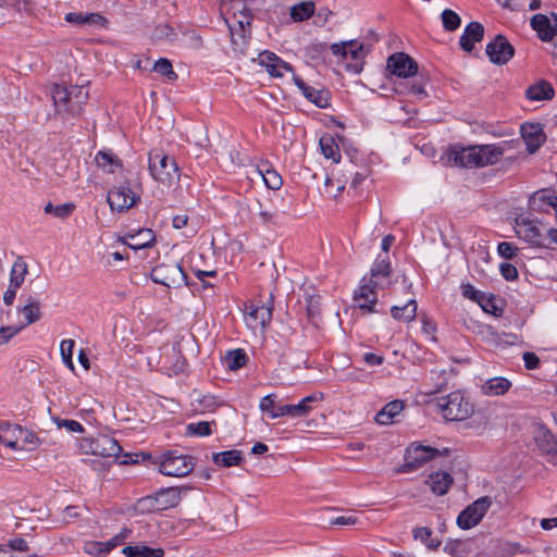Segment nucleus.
I'll return each instance as SVG.
<instances>
[{"mask_svg": "<svg viewBox=\"0 0 557 557\" xmlns=\"http://www.w3.org/2000/svg\"><path fill=\"white\" fill-rule=\"evenodd\" d=\"M81 449L85 454H91L100 457H119L122 447L116 440L109 435H98L97 437H86L81 442Z\"/></svg>", "mask_w": 557, "mask_h": 557, "instance_id": "0eeeda50", "label": "nucleus"}, {"mask_svg": "<svg viewBox=\"0 0 557 557\" xmlns=\"http://www.w3.org/2000/svg\"><path fill=\"white\" fill-rule=\"evenodd\" d=\"M480 168L495 164L504 154V149L496 145L476 146Z\"/></svg>", "mask_w": 557, "mask_h": 557, "instance_id": "cd10ccee", "label": "nucleus"}, {"mask_svg": "<svg viewBox=\"0 0 557 557\" xmlns=\"http://www.w3.org/2000/svg\"><path fill=\"white\" fill-rule=\"evenodd\" d=\"M181 491L177 487L162 488L153 496L141 498L138 508L144 511H162L178 505Z\"/></svg>", "mask_w": 557, "mask_h": 557, "instance_id": "423d86ee", "label": "nucleus"}, {"mask_svg": "<svg viewBox=\"0 0 557 557\" xmlns=\"http://www.w3.org/2000/svg\"><path fill=\"white\" fill-rule=\"evenodd\" d=\"M320 148L323 156L327 159H332L334 162L339 161L338 146L331 136H322L320 138Z\"/></svg>", "mask_w": 557, "mask_h": 557, "instance_id": "37998d69", "label": "nucleus"}, {"mask_svg": "<svg viewBox=\"0 0 557 557\" xmlns=\"http://www.w3.org/2000/svg\"><path fill=\"white\" fill-rule=\"evenodd\" d=\"M17 311L24 315L25 322L21 324L24 327L37 322L41 318L40 304L35 299H32L24 307L17 308Z\"/></svg>", "mask_w": 557, "mask_h": 557, "instance_id": "c9c22d12", "label": "nucleus"}, {"mask_svg": "<svg viewBox=\"0 0 557 557\" xmlns=\"http://www.w3.org/2000/svg\"><path fill=\"white\" fill-rule=\"evenodd\" d=\"M127 238L131 239V242H127L126 244L137 250L141 248L149 247L151 243L154 240L153 232L149 228H141L137 231L135 234H128Z\"/></svg>", "mask_w": 557, "mask_h": 557, "instance_id": "473e14b6", "label": "nucleus"}, {"mask_svg": "<svg viewBox=\"0 0 557 557\" xmlns=\"http://www.w3.org/2000/svg\"><path fill=\"white\" fill-rule=\"evenodd\" d=\"M414 540H420L430 549H436L440 546V541L432 537V530L426 527L416 528L413 530Z\"/></svg>", "mask_w": 557, "mask_h": 557, "instance_id": "a18cd8bd", "label": "nucleus"}, {"mask_svg": "<svg viewBox=\"0 0 557 557\" xmlns=\"http://www.w3.org/2000/svg\"><path fill=\"white\" fill-rule=\"evenodd\" d=\"M272 319V307L270 306H256L250 304L246 306V320L250 327L256 329L261 326L265 327Z\"/></svg>", "mask_w": 557, "mask_h": 557, "instance_id": "a211bd4d", "label": "nucleus"}, {"mask_svg": "<svg viewBox=\"0 0 557 557\" xmlns=\"http://www.w3.org/2000/svg\"><path fill=\"white\" fill-rule=\"evenodd\" d=\"M404 404L401 400H393L386 404L375 416L379 424L387 425L393 422L394 417L401 412Z\"/></svg>", "mask_w": 557, "mask_h": 557, "instance_id": "7c9ffc66", "label": "nucleus"}, {"mask_svg": "<svg viewBox=\"0 0 557 557\" xmlns=\"http://www.w3.org/2000/svg\"><path fill=\"white\" fill-rule=\"evenodd\" d=\"M449 161L462 168H480L476 146L454 150L449 156Z\"/></svg>", "mask_w": 557, "mask_h": 557, "instance_id": "412c9836", "label": "nucleus"}, {"mask_svg": "<svg viewBox=\"0 0 557 557\" xmlns=\"http://www.w3.org/2000/svg\"><path fill=\"white\" fill-rule=\"evenodd\" d=\"M102 542L89 541L84 544V552L92 556H104L107 555Z\"/></svg>", "mask_w": 557, "mask_h": 557, "instance_id": "4d7b16f0", "label": "nucleus"}, {"mask_svg": "<svg viewBox=\"0 0 557 557\" xmlns=\"http://www.w3.org/2000/svg\"><path fill=\"white\" fill-rule=\"evenodd\" d=\"M557 203V195L548 189L535 191L529 200L530 208L537 212H549Z\"/></svg>", "mask_w": 557, "mask_h": 557, "instance_id": "4be33fe9", "label": "nucleus"}, {"mask_svg": "<svg viewBox=\"0 0 557 557\" xmlns=\"http://www.w3.org/2000/svg\"><path fill=\"white\" fill-rule=\"evenodd\" d=\"M295 85L301 90L302 95L319 108L329 106V91L324 89H315L307 85L300 77L294 75Z\"/></svg>", "mask_w": 557, "mask_h": 557, "instance_id": "6ab92c4d", "label": "nucleus"}, {"mask_svg": "<svg viewBox=\"0 0 557 557\" xmlns=\"http://www.w3.org/2000/svg\"><path fill=\"white\" fill-rule=\"evenodd\" d=\"M499 270L503 277L507 281H513L518 277L517 268L511 263H502Z\"/></svg>", "mask_w": 557, "mask_h": 557, "instance_id": "338daca9", "label": "nucleus"}, {"mask_svg": "<svg viewBox=\"0 0 557 557\" xmlns=\"http://www.w3.org/2000/svg\"><path fill=\"white\" fill-rule=\"evenodd\" d=\"M13 432H15L18 436L21 449L32 450L40 444V441L35 433L22 429L20 425H14Z\"/></svg>", "mask_w": 557, "mask_h": 557, "instance_id": "4c0bfd02", "label": "nucleus"}, {"mask_svg": "<svg viewBox=\"0 0 557 557\" xmlns=\"http://www.w3.org/2000/svg\"><path fill=\"white\" fill-rule=\"evenodd\" d=\"M531 27L537 33L542 41H550L556 35L549 18L544 14H535L531 18Z\"/></svg>", "mask_w": 557, "mask_h": 557, "instance_id": "393cba45", "label": "nucleus"}, {"mask_svg": "<svg viewBox=\"0 0 557 557\" xmlns=\"http://www.w3.org/2000/svg\"><path fill=\"white\" fill-rule=\"evenodd\" d=\"M554 96L555 90L552 84L545 79L536 82L525 90V97L532 101L550 100Z\"/></svg>", "mask_w": 557, "mask_h": 557, "instance_id": "b1692460", "label": "nucleus"}, {"mask_svg": "<svg viewBox=\"0 0 557 557\" xmlns=\"http://www.w3.org/2000/svg\"><path fill=\"white\" fill-rule=\"evenodd\" d=\"M431 379L434 381V388L430 391V394L440 393L447 388L448 372L445 369L440 371H431Z\"/></svg>", "mask_w": 557, "mask_h": 557, "instance_id": "de8ad7c7", "label": "nucleus"}, {"mask_svg": "<svg viewBox=\"0 0 557 557\" xmlns=\"http://www.w3.org/2000/svg\"><path fill=\"white\" fill-rule=\"evenodd\" d=\"M26 274L27 264L21 257H18L11 269L10 286L18 289L23 284Z\"/></svg>", "mask_w": 557, "mask_h": 557, "instance_id": "58836bf2", "label": "nucleus"}, {"mask_svg": "<svg viewBox=\"0 0 557 557\" xmlns=\"http://www.w3.org/2000/svg\"><path fill=\"white\" fill-rule=\"evenodd\" d=\"M524 366L528 370L536 369L540 364V359L534 352L527 351L523 354Z\"/></svg>", "mask_w": 557, "mask_h": 557, "instance_id": "774afa93", "label": "nucleus"}, {"mask_svg": "<svg viewBox=\"0 0 557 557\" xmlns=\"http://www.w3.org/2000/svg\"><path fill=\"white\" fill-rule=\"evenodd\" d=\"M491 505L488 496L480 497L459 513L457 524L463 530L471 529L482 520Z\"/></svg>", "mask_w": 557, "mask_h": 557, "instance_id": "f8f14e48", "label": "nucleus"}, {"mask_svg": "<svg viewBox=\"0 0 557 557\" xmlns=\"http://www.w3.org/2000/svg\"><path fill=\"white\" fill-rule=\"evenodd\" d=\"M175 36L173 28L168 24L158 25L153 30L156 39H173Z\"/></svg>", "mask_w": 557, "mask_h": 557, "instance_id": "052dcab7", "label": "nucleus"}, {"mask_svg": "<svg viewBox=\"0 0 557 557\" xmlns=\"http://www.w3.org/2000/svg\"><path fill=\"white\" fill-rule=\"evenodd\" d=\"M234 17L236 18L238 29L230 25L232 42L235 47L242 48L246 45L247 34L249 35L250 33L249 28L251 26L252 15L245 9L239 11L238 14L234 13Z\"/></svg>", "mask_w": 557, "mask_h": 557, "instance_id": "dca6fc26", "label": "nucleus"}, {"mask_svg": "<svg viewBox=\"0 0 557 557\" xmlns=\"http://www.w3.org/2000/svg\"><path fill=\"white\" fill-rule=\"evenodd\" d=\"M253 210L257 212L258 216L264 224L273 223L275 218V212L267 207H264L260 201H257Z\"/></svg>", "mask_w": 557, "mask_h": 557, "instance_id": "6e6d98bb", "label": "nucleus"}, {"mask_svg": "<svg viewBox=\"0 0 557 557\" xmlns=\"http://www.w3.org/2000/svg\"><path fill=\"white\" fill-rule=\"evenodd\" d=\"M483 311L493 314L494 317H502L504 312V308L500 305V300L497 299L494 295H484L481 296V299L478 304Z\"/></svg>", "mask_w": 557, "mask_h": 557, "instance_id": "a19ab883", "label": "nucleus"}, {"mask_svg": "<svg viewBox=\"0 0 557 557\" xmlns=\"http://www.w3.org/2000/svg\"><path fill=\"white\" fill-rule=\"evenodd\" d=\"M438 455L440 451L436 448L422 445H411L406 450L405 462L396 471L399 473L416 471Z\"/></svg>", "mask_w": 557, "mask_h": 557, "instance_id": "1a4fd4ad", "label": "nucleus"}, {"mask_svg": "<svg viewBox=\"0 0 557 557\" xmlns=\"http://www.w3.org/2000/svg\"><path fill=\"white\" fill-rule=\"evenodd\" d=\"M516 232L520 238L535 247H548V245L545 244L539 227L532 221L524 219L517 220Z\"/></svg>", "mask_w": 557, "mask_h": 557, "instance_id": "f3484780", "label": "nucleus"}, {"mask_svg": "<svg viewBox=\"0 0 557 557\" xmlns=\"http://www.w3.org/2000/svg\"><path fill=\"white\" fill-rule=\"evenodd\" d=\"M537 447L546 454L557 453V440L546 428H539L534 435Z\"/></svg>", "mask_w": 557, "mask_h": 557, "instance_id": "c756f323", "label": "nucleus"}, {"mask_svg": "<svg viewBox=\"0 0 557 557\" xmlns=\"http://www.w3.org/2000/svg\"><path fill=\"white\" fill-rule=\"evenodd\" d=\"M486 54L492 63L504 65L515 55V48L504 35L499 34L486 45Z\"/></svg>", "mask_w": 557, "mask_h": 557, "instance_id": "ddd939ff", "label": "nucleus"}, {"mask_svg": "<svg viewBox=\"0 0 557 557\" xmlns=\"http://www.w3.org/2000/svg\"><path fill=\"white\" fill-rule=\"evenodd\" d=\"M442 23L447 32H454L459 28L461 24L460 16L450 9H445L441 14Z\"/></svg>", "mask_w": 557, "mask_h": 557, "instance_id": "49530a36", "label": "nucleus"}, {"mask_svg": "<svg viewBox=\"0 0 557 557\" xmlns=\"http://www.w3.org/2000/svg\"><path fill=\"white\" fill-rule=\"evenodd\" d=\"M321 400H323V394L314 393L301 399L297 405H284L275 407L274 396L267 395L260 401V409L264 412L269 411L271 418L273 419L282 416L305 417L311 411V404Z\"/></svg>", "mask_w": 557, "mask_h": 557, "instance_id": "7ed1b4c3", "label": "nucleus"}, {"mask_svg": "<svg viewBox=\"0 0 557 557\" xmlns=\"http://www.w3.org/2000/svg\"><path fill=\"white\" fill-rule=\"evenodd\" d=\"M511 387V382L503 376L492 377L486 380L480 387V391L485 396H502L505 395Z\"/></svg>", "mask_w": 557, "mask_h": 557, "instance_id": "a878e982", "label": "nucleus"}, {"mask_svg": "<svg viewBox=\"0 0 557 557\" xmlns=\"http://www.w3.org/2000/svg\"><path fill=\"white\" fill-rule=\"evenodd\" d=\"M387 69L398 77L408 78L418 73V63L407 53L397 52L388 57Z\"/></svg>", "mask_w": 557, "mask_h": 557, "instance_id": "2eb2a0df", "label": "nucleus"}, {"mask_svg": "<svg viewBox=\"0 0 557 557\" xmlns=\"http://www.w3.org/2000/svg\"><path fill=\"white\" fill-rule=\"evenodd\" d=\"M122 553L127 557H163L162 548H152L146 545H128Z\"/></svg>", "mask_w": 557, "mask_h": 557, "instance_id": "2f4dec72", "label": "nucleus"}, {"mask_svg": "<svg viewBox=\"0 0 557 557\" xmlns=\"http://www.w3.org/2000/svg\"><path fill=\"white\" fill-rule=\"evenodd\" d=\"M484 36V27L479 22H470L460 37V47L466 52H471L475 42H480Z\"/></svg>", "mask_w": 557, "mask_h": 557, "instance_id": "aec40b11", "label": "nucleus"}, {"mask_svg": "<svg viewBox=\"0 0 557 557\" xmlns=\"http://www.w3.org/2000/svg\"><path fill=\"white\" fill-rule=\"evenodd\" d=\"M391 271L392 268L389 258L387 256L384 258L379 256L371 268V278H376V281L380 277L388 278Z\"/></svg>", "mask_w": 557, "mask_h": 557, "instance_id": "79ce46f5", "label": "nucleus"}, {"mask_svg": "<svg viewBox=\"0 0 557 557\" xmlns=\"http://www.w3.org/2000/svg\"><path fill=\"white\" fill-rule=\"evenodd\" d=\"M54 422L59 429L65 428L69 432L81 433L84 431L83 425L75 420H63L55 418Z\"/></svg>", "mask_w": 557, "mask_h": 557, "instance_id": "13d9d810", "label": "nucleus"}, {"mask_svg": "<svg viewBox=\"0 0 557 557\" xmlns=\"http://www.w3.org/2000/svg\"><path fill=\"white\" fill-rule=\"evenodd\" d=\"M24 329L23 325H7L0 327V346L8 344L15 335Z\"/></svg>", "mask_w": 557, "mask_h": 557, "instance_id": "3c124183", "label": "nucleus"}, {"mask_svg": "<svg viewBox=\"0 0 557 557\" xmlns=\"http://www.w3.org/2000/svg\"><path fill=\"white\" fill-rule=\"evenodd\" d=\"M435 405L447 421H463L474 412L473 405L459 391L436 398Z\"/></svg>", "mask_w": 557, "mask_h": 557, "instance_id": "f03ea898", "label": "nucleus"}, {"mask_svg": "<svg viewBox=\"0 0 557 557\" xmlns=\"http://www.w3.org/2000/svg\"><path fill=\"white\" fill-rule=\"evenodd\" d=\"M392 317L396 320L411 321L417 314V302L414 299H409L404 306H394L391 309Z\"/></svg>", "mask_w": 557, "mask_h": 557, "instance_id": "e433bc0d", "label": "nucleus"}, {"mask_svg": "<svg viewBox=\"0 0 557 557\" xmlns=\"http://www.w3.org/2000/svg\"><path fill=\"white\" fill-rule=\"evenodd\" d=\"M138 200L139 196L125 185L111 188L107 195V201L111 210L117 212L131 209Z\"/></svg>", "mask_w": 557, "mask_h": 557, "instance_id": "4468645a", "label": "nucleus"}, {"mask_svg": "<svg viewBox=\"0 0 557 557\" xmlns=\"http://www.w3.org/2000/svg\"><path fill=\"white\" fill-rule=\"evenodd\" d=\"M330 49L335 55H341L344 59L354 60L355 63L347 64V67L352 70L355 73H360L362 71L363 59L370 52L371 46L360 44L357 40H348L332 44Z\"/></svg>", "mask_w": 557, "mask_h": 557, "instance_id": "39448f33", "label": "nucleus"}, {"mask_svg": "<svg viewBox=\"0 0 557 557\" xmlns=\"http://www.w3.org/2000/svg\"><path fill=\"white\" fill-rule=\"evenodd\" d=\"M65 21L71 24L77 25H97L106 27L108 20L100 13H76L70 12L65 15Z\"/></svg>", "mask_w": 557, "mask_h": 557, "instance_id": "bb28decb", "label": "nucleus"}, {"mask_svg": "<svg viewBox=\"0 0 557 557\" xmlns=\"http://www.w3.org/2000/svg\"><path fill=\"white\" fill-rule=\"evenodd\" d=\"M265 185L273 190L278 189L282 186V177L274 170H267L261 173Z\"/></svg>", "mask_w": 557, "mask_h": 557, "instance_id": "864d4df0", "label": "nucleus"}, {"mask_svg": "<svg viewBox=\"0 0 557 557\" xmlns=\"http://www.w3.org/2000/svg\"><path fill=\"white\" fill-rule=\"evenodd\" d=\"M281 58H278L275 53L270 51H263L259 54V63L267 67V71H269L271 67L275 65L280 61Z\"/></svg>", "mask_w": 557, "mask_h": 557, "instance_id": "bf43d9fd", "label": "nucleus"}, {"mask_svg": "<svg viewBox=\"0 0 557 557\" xmlns=\"http://www.w3.org/2000/svg\"><path fill=\"white\" fill-rule=\"evenodd\" d=\"M149 171L156 181L164 185H172L180 176L176 162L161 150L149 153Z\"/></svg>", "mask_w": 557, "mask_h": 557, "instance_id": "20e7f679", "label": "nucleus"}, {"mask_svg": "<svg viewBox=\"0 0 557 557\" xmlns=\"http://www.w3.org/2000/svg\"><path fill=\"white\" fill-rule=\"evenodd\" d=\"M518 248L511 243L502 242L497 246L498 253L505 259H512L517 253Z\"/></svg>", "mask_w": 557, "mask_h": 557, "instance_id": "e2e57ef3", "label": "nucleus"}, {"mask_svg": "<svg viewBox=\"0 0 557 557\" xmlns=\"http://www.w3.org/2000/svg\"><path fill=\"white\" fill-rule=\"evenodd\" d=\"M95 161L99 168L108 173H114L117 168L122 166L120 159L111 151H99Z\"/></svg>", "mask_w": 557, "mask_h": 557, "instance_id": "f704fd0d", "label": "nucleus"}, {"mask_svg": "<svg viewBox=\"0 0 557 557\" xmlns=\"http://www.w3.org/2000/svg\"><path fill=\"white\" fill-rule=\"evenodd\" d=\"M52 99L59 112L64 111L72 115H79L88 99V91L84 86L55 85L52 89Z\"/></svg>", "mask_w": 557, "mask_h": 557, "instance_id": "f257e3e1", "label": "nucleus"}, {"mask_svg": "<svg viewBox=\"0 0 557 557\" xmlns=\"http://www.w3.org/2000/svg\"><path fill=\"white\" fill-rule=\"evenodd\" d=\"M74 341L73 339H64L60 344V351L63 362L71 369H74V363L72 360L73 349H74Z\"/></svg>", "mask_w": 557, "mask_h": 557, "instance_id": "8fccbe9b", "label": "nucleus"}, {"mask_svg": "<svg viewBox=\"0 0 557 557\" xmlns=\"http://www.w3.org/2000/svg\"><path fill=\"white\" fill-rule=\"evenodd\" d=\"M187 433L197 436H208L211 434V424L207 421L189 423L187 425Z\"/></svg>", "mask_w": 557, "mask_h": 557, "instance_id": "603ef678", "label": "nucleus"}, {"mask_svg": "<svg viewBox=\"0 0 557 557\" xmlns=\"http://www.w3.org/2000/svg\"><path fill=\"white\" fill-rule=\"evenodd\" d=\"M462 295L463 297L471 299L479 304V300L481 299V296H484V293H481L476 290L471 284H462L461 285Z\"/></svg>", "mask_w": 557, "mask_h": 557, "instance_id": "69168bd1", "label": "nucleus"}, {"mask_svg": "<svg viewBox=\"0 0 557 557\" xmlns=\"http://www.w3.org/2000/svg\"><path fill=\"white\" fill-rule=\"evenodd\" d=\"M194 467L191 457L168 453L163 456L159 470L164 475L185 476L193 471Z\"/></svg>", "mask_w": 557, "mask_h": 557, "instance_id": "9d476101", "label": "nucleus"}, {"mask_svg": "<svg viewBox=\"0 0 557 557\" xmlns=\"http://www.w3.org/2000/svg\"><path fill=\"white\" fill-rule=\"evenodd\" d=\"M154 283L166 287H178L186 284L187 275L177 262L161 263L151 271Z\"/></svg>", "mask_w": 557, "mask_h": 557, "instance_id": "6e6552de", "label": "nucleus"}, {"mask_svg": "<svg viewBox=\"0 0 557 557\" xmlns=\"http://www.w3.org/2000/svg\"><path fill=\"white\" fill-rule=\"evenodd\" d=\"M285 71L294 73V69L292 67V65L280 59V61L275 63V65L271 67L268 72L271 76L282 77Z\"/></svg>", "mask_w": 557, "mask_h": 557, "instance_id": "680f3d73", "label": "nucleus"}, {"mask_svg": "<svg viewBox=\"0 0 557 557\" xmlns=\"http://www.w3.org/2000/svg\"><path fill=\"white\" fill-rule=\"evenodd\" d=\"M212 460L218 466L232 467L240 465L244 458L240 450L232 449L221 453H214L212 455Z\"/></svg>", "mask_w": 557, "mask_h": 557, "instance_id": "72a5a7b5", "label": "nucleus"}, {"mask_svg": "<svg viewBox=\"0 0 557 557\" xmlns=\"http://www.w3.org/2000/svg\"><path fill=\"white\" fill-rule=\"evenodd\" d=\"M426 484L430 485L432 492L437 495H445L453 484V476L444 471L432 473Z\"/></svg>", "mask_w": 557, "mask_h": 557, "instance_id": "c85d7f7f", "label": "nucleus"}, {"mask_svg": "<svg viewBox=\"0 0 557 557\" xmlns=\"http://www.w3.org/2000/svg\"><path fill=\"white\" fill-rule=\"evenodd\" d=\"M314 13V3L312 1L300 2L290 9V17L295 22L308 20Z\"/></svg>", "mask_w": 557, "mask_h": 557, "instance_id": "ea45409f", "label": "nucleus"}, {"mask_svg": "<svg viewBox=\"0 0 557 557\" xmlns=\"http://www.w3.org/2000/svg\"><path fill=\"white\" fill-rule=\"evenodd\" d=\"M246 360L247 356L243 349L230 351L224 359L226 367L232 371L240 369L246 363Z\"/></svg>", "mask_w": 557, "mask_h": 557, "instance_id": "c03bdc74", "label": "nucleus"}, {"mask_svg": "<svg viewBox=\"0 0 557 557\" xmlns=\"http://www.w3.org/2000/svg\"><path fill=\"white\" fill-rule=\"evenodd\" d=\"M521 135L525 145L528 147V151L534 153L544 143V134L539 125L529 124L521 126Z\"/></svg>", "mask_w": 557, "mask_h": 557, "instance_id": "5701e85b", "label": "nucleus"}, {"mask_svg": "<svg viewBox=\"0 0 557 557\" xmlns=\"http://www.w3.org/2000/svg\"><path fill=\"white\" fill-rule=\"evenodd\" d=\"M344 175H339L337 172L333 171L332 176H327L325 180V187L329 188L330 186L336 185V194H334V197H337L339 193H342L345 188L347 178L343 177Z\"/></svg>", "mask_w": 557, "mask_h": 557, "instance_id": "5fc2aeb1", "label": "nucleus"}, {"mask_svg": "<svg viewBox=\"0 0 557 557\" xmlns=\"http://www.w3.org/2000/svg\"><path fill=\"white\" fill-rule=\"evenodd\" d=\"M153 70L170 81H175L177 78V74L173 71L172 63L168 59H159L154 63Z\"/></svg>", "mask_w": 557, "mask_h": 557, "instance_id": "09e8293b", "label": "nucleus"}, {"mask_svg": "<svg viewBox=\"0 0 557 557\" xmlns=\"http://www.w3.org/2000/svg\"><path fill=\"white\" fill-rule=\"evenodd\" d=\"M74 210H75V205L73 202L62 203V205L55 206L53 215L59 219L65 220L70 215H72Z\"/></svg>", "mask_w": 557, "mask_h": 557, "instance_id": "0e129e2a", "label": "nucleus"}, {"mask_svg": "<svg viewBox=\"0 0 557 557\" xmlns=\"http://www.w3.org/2000/svg\"><path fill=\"white\" fill-rule=\"evenodd\" d=\"M389 281L386 284H384L380 283L379 281H373L372 278H363L361 285L355 292L354 300L361 310L368 313L375 312L374 307L377 302L375 289L377 286L384 288L386 286H389Z\"/></svg>", "mask_w": 557, "mask_h": 557, "instance_id": "9b49d317", "label": "nucleus"}]
</instances>
